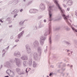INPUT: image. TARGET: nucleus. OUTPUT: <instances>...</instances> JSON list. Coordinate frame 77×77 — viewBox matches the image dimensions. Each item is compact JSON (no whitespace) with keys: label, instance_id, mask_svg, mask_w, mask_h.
I'll list each match as a JSON object with an SVG mask.
<instances>
[{"label":"nucleus","instance_id":"1","mask_svg":"<svg viewBox=\"0 0 77 77\" xmlns=\"http://www.w3.org/2000/svg\"><path fill=\"white\" fill-rule=\"evenodd\" d=\"M53 1L54 2V3H55V4L56 5V6H57L58 9H59L60 11V12L61 13V15L62 17H63V19L66 21V22L67 23V24H68V25H69V26H70V27L72 28L73 31L77 32V29H75L74 27L72 26H71V23H69V21H70V22H72V21H71V20L68 19V18L69 17V16L68 15L67 16H66V15L64 14L65 11V10L62 9V8L60 7V5H59V4L58 3L57 0H53Z\"/></svg>","mask_w":77,"mask_h":77},{"label":"nucleus","instance_id":"2","mask_svg":"<svg viewBox=\"0 0 77 77\" xmlns=\"http://www.w3.org/2000/svg\"><path fill=\"white\" fill-rule=\"evenodd\" d=\"M26 52L28 54H30V53L29 56L30 57H32L33 56V52H31L32 51L31 50V48H30V46L28 44H27L26 45Z\"/></svg>","mask_w":77,"mask_h":77},{"label":"nucleus","instance_id":"3","mask_svg":"<svg viewBox=\"0 0 77 77\" xmlns=\"http://www.w3.org/2000/svg\"><path fill=\"white\" fill-rule=\"evenodd\" d=\"M48 25L49 26V29L48 31H46V32L45 33L44 35L46 36H47L48 35H49L52 33V32H51V22H50L49 23H48Z\"/></svg>","mask_w":77,"mask_h":77},{"label":"nucleus","instance_id":"4","mask_svg":"<svg viewBox=\"0 0 77 77\" xmlns=\"http://www.w3.org/2000/svg\"><path fill=\"white\" fill-rule=\"evenodd\" d=\"M13 63H12V60H9V61H7L4 65V66L6 67V68H10L11 66H12Z\"/></svg>","mask_w":77,"mask_h":77},{"label":"nucleus","instance_id":"5","mask_svg":"<svg viewBox=\"0 0 77 77\" xmlns=\"http://www.w3.org/2000/svg\"><path fill=\"white\" fill-rule=\"evenodd\" d=\"M49 12V20H48V21H52V14L51 13V11L52 10V6H49L48 8Z\"/></svg>","mask_w":77,"mask_h":77},{"label":"nucleus","instance_id":"6","mask_svg":"<svg viewBox=\"0 0 77 77\" xmlns=\"http://www.w3.org/2000/svg\"><path fill=\"white\" fill-rule=\"evenodd\" d=\"M33 45L35 48H37L39 46V43L38 41L35 40L33 42Z\"/></svg>","mask_w":77,"mask_h":77},{"label":"nucleus","instance_id":"7","mask_svg":"<svg viewBox=\"0 0 77 77\" xmlns=\"http://www.w3.org/2000/svg\"><path fill=\"white\" fill-rule=\"evenodd\" d=\"M33 58L35 60H39L38 54L37 53H34L33 54Z\"/></svg>","mask_w":77,"mask_h":77},{"label":"nucleus","instance_id":"8","mask_svg":"<svg viewBox=\"0 0 77 77\" xmlns=\"http://www.w3.org/2000/svg\"><path fill=\"white\" fill-rule=\"evenodd\" d=\"M14 56L17 57H21V53L19 51H16L14 54Z\"/></svg>","mask_w":77,"mask_h":77},{"label":"nucleus","instance_id":"9","mask_svg":"<svg viewBox=\"0 0 77 77\" xmlns=\"http://www.w3.org/2000/svg\"><path fill=\"white\" fill-rule=\"evenodd\" d=\"M15 61L16 62V64L18 66H19L20 65V59L18 58H15Z\"/></svg>","mask_w":77,"mask_h":77},{"label":"nucleus","instance_id":"10","mask_svg":"<svg viewBox=\"0 0 77 77\" xmlns=\"http://www.w3.org/2000/svg\"><path fill=\"white\" fill-rule=\"evenodd\" d=\"M8 71H10V72H11V74L10 75V77H14V76L15 75V74H14V72L12 71H11V70L9 69H8L7 70V71H6V72L7 74H9Z\"/></svg>","mask_w":77,"mask_h":77},{"label":"nucleus","instance_id":"11","mask_svg":"<svg viewBox=\"0 0 77 77\" xmlns=\"http://www.w3.org/2000/svg\"><path fill=\"white\" fill-rule=\"evenodd\" d=\"M39 64L36 62L34 61L32 64V66L34 68H36L38 66Z\"/></svg>","mask_w":77,"mask_h":77},{"label":"nucleus","instance_id":"12","mask_svg":"<svg viewBox=\"0 0 77 77\" xmlns=\"http://www.w3.org/2000/svg\"><path fill=\"white\" fill-rule=\"evenodd\" d=\"M39 8L40 9L43 11L44 9H45V5L43 4H41L40 5Z\"/></svg>","mask_w":77,"mask_h":77},{"label":"nucleus","instance_id":"13","mask_svg":"<svg viewBox=\"0 0 77 77\" xmlns=\"http://www.w3.org/2000/svg\"><path fill=\"white\" fill-rule=\"evenodd\" d=\"M24 31H23L22 32H20V33H19L18 35V39H20V38H21V37L23 36V34H24Z\"/></svg>","mask_w":77,"mask_h":77},{"label":"nucleus","instance_id":"14","mask_svg":"<svg viewBox=\"0 0 77 77\" xmlns=\"http://www.w3.org/2000/svg\"><path fill=\"white\" fill-rule=\"evenodd\" d=\"M20 59H21L23 60H28V57L27 56L24 55L20 57Z\"/></svg>","mask_w":77,"mask_h":77},{"label":"nucleus","instance_id":"15","mask_svg":"<svg viewBox=\"0 0 77 77\" xmlns=\"http://www.w3.org/2000/svg\"><path fill=\"white\" fill-rule=\"evenodd\" d=\"M28 65L30 66H32V58L31 57L29 58Z\"/></svg>","mask_w":77,"mask_h":77},{"label":"nucleus","instance_id":"16","mask_svg":"<svg viewBox=\"0 0 77 77\" xmlns=\"http://www.w3.org/2000/svg\"><path fill=\"white\" fill-rule=\"evenodd\" d=\"M22 64L24 67H26L28 65V63L26 61H24L22 62Z\"/></svg>","mask_w":77,"mask_h":77},{"label":"nucleus","instance_id":"17","mask_svg":"<svg viewBox=\"0 0 77 77\" xmlns=\"http://www.w3.org/2000/svg\"><path fill=\"white\" fill-rule=\"evenodd\" d=\"M72 1L71 0H69L66 3V5L67 6H71L72 5Z\"/></svg>","mask_w":77,"mask_h":77},{"label":"nucleus","instance_id":"18","mask_svg":"<svg viewBox=\"0 0 77 77\" xmlns=\"http://www.w3.org/2000/svg\"><path fill=\"white\" fill-rule=\"evenodd\" d=\"M37 51L38 53L39 54H41V52L42 51V48H41L40 47H38L37 48Z\"/></svg>","mask_w":77,"mask_h":77},{"label":"nucleus","instance_id":"19","mask_svg":"<svg viewBox=\"0 0 77 77\" xmlns=\"http://www.w3.org/2000/svg\"><path fill=\"white\" fill-rule=\"evenodd\" d=\"M45 39H46V37L43 36H41L40 38V40H41L42 41H45Z\"/></svg>","mask_w":77,"mask_h":77},{"label":"nucleus","instance_id":"20","mask_svg":"<svg viewBox=\"0 0 77 77\" xmlns=\"http://www.w3.org/2000/svg\"><path fill=\"white\" fill-rule=\"evenodd\" d=\"M18 13V11H17V9H15L13 11L11 12V14H17Z\"/></svg>","mask_w":77,"mask_h":77},{"label":"nucleus","instance_id":"21","mask_svg":"<svg viewBox=\"0 0 77 77\" xmlns=\"http://www.w3.org/2000/svg\"><path fill=\"white\" fill-rule=\"evenodd\" d=\"M31 70V69L30 68H26V73H27V75L28 74V72L29 71H30Z\"/></svg>","mask_w":77,"mask_h":77},{"label":"nucleus","instance_id":"22","mask_svg":"<svg viewBox=\"0 0 77 77\" xmlns=\"http://www.w3.org/2000/svg\"><path fill=\"white\" fill-rule=\"evenodd\" d=\"M40 45L42 46L44 45V41L40 40Z\"/></svg>","mask_w":77,"mask_h":77},{"label":"nucleus","instance_id":"23","mask_svg":"<svg viewBox=\"0 0 77 77\" xmlns=\"http://www.w3.org/2000/svg\"><path fill=\"white\" fill-rule=\"evenodd\" d=\"M15 70L16 72H17L19 74V72H20V71H21V69L18 68H17Z\"/></svg>","mask_w":77,"mask_h":77},{"label":"nucleus","instance_id":"24","mask_svg":"<svg viewBox=\"0 0 77 77\" xmlns=\"http://www.w3.org/2000/svg\"><path fill=\"white\" fill-rule=\"evenodd\" d=\"M41 21H40V23L38 24L39 27H40V28H41V27H43L44 26H43V25L42 24H41Z\"/></svg>","mask_w":77,"mask_h":77},{"label":"nucleus","instance_id":"25","mask_svg":"<svg viewBox=\"0 0 77 77\" xmlns=\"http://www.w3.org/2000/svg\"><path fill=\"white\" fill-rule=\"evenodd\" d=\"M24 25V21H21L19 23V25L20 26H23V25Z\"/></svg>","mask_w":77,"mask_h":77},{"label":"nucleus","instance_id":"26","mask_svg":"<svg viewBox=\"0 0 77 77\" xmlns=\"http://www.w3.org/2000/svg\"><path fill=\"white\" fill-rule=\"evenodd\" d=\"M49 44H51V43L52 42V40H51V37H50V36H49Z\"/></svg>","mask_w":77,"mask_h":77},{"label":"nucleus","instance_id":"27","mask_svg":"<svg viewBox=\"0 0 77 77\" xmlns=\"http://www.w3.org/2000/svg\"><path fill=\"white\" fill-rule=\"evenodd\" d=\"M29 12L31 14H32V13H35V12L34 11V9H30V10H29Z\"/></svg>","mask_w":77,"mask_h":77},{"label":"nucleus","instance_id":"28","mask_svg":"<svg viewBox=\"0 0 77 77\" xmlns=\"http://www.w3.org/2000/svg\"><path fill=\"white\" fill-rule=\"evenodd\" d=\"M62 19V16H60L57 19V20H60Z\"/></svg>","mask_w":77,"mask_h":77},{"label":"nucleus","instance_id":"29","mask_svg":"<svg viewBox=\"0 0 77 77\" xmlns=\"http://www.w3.org/2000/svg\"><path fill=\"white\" fill-rule=\"evenodd\" d=\"M47 46H46V48L45 49L44 51V52L45 54L47 53Z\"/></svg>","mask_w":77,"mask_h":77},{"label":"nucleus","instance_id":"30","mask_svg":"<svg viewBox=\"0 0 77 77\" xmlns=\"http://www.w3.org/2000/svg\"><path fill=\"white\" fill-rule=\"evenodd\" d=\"M11 20V18L10 17H8L6 19V20L8 21H10Z\"/></svg>","mask_w":77,"mask_h":77},{"label":"nucleus","instance_id":"31","mask_svg":"<svg viewBox=\"0 0 77 77\" xmlns=\"http://www.w3.org/2000/svg\"><path fill=\"white\" fill-rule=\"evenodd\" d=\"M34 30H37L38 29V26H34L33 27Z\"/></svg>","mask_w":77,"mask_h":77},{"label":"nucleus","instance_id":"32","mask_svg":"<svg viewBox=\"0 0 77 77\" xmlns=\"http://www.w3.org/2000/svg\"><path fill=\"white\" fill-rule=\"evenodd\" d=\"M25 74V72H21L20 73H19L18 74L19 75H23V74Z\"/></svg>","mask_w":77,"mask_h":77},{"label":"nucleus","instance_id":"33","mask_svg":"<svg viewBox=\"0 0 77 77\" xmlns=\"http://www.w3.org/2000/svg\"><path fill=\"white\" fill-rule=\"evenodd\" d=\"M64 42L65 43H66V44H67V45H70V43L67 42V41H64Z\"/></svg>","mask_w":77,"mask_h":77},{"label":"nucleus","instance_id":"34","mask_svg":"<svg viewBox=\"0 0 77 77\" xmlns=\"http://www.w3.org/2000/svg\"><path fill=\"white\" fill-rule=\"evenodd\" d=\"M34 9L33 11L35 12V13H36V12H37L38 11V10L35 9Z\"/></svg>","mask_w":77,"mask_h":77},{"label":"nucleus","instance_id":"35","mask_svg":"<svg viewBox=\"0 0 77 77\" xmlns=\"http://www.w3.org/2000/svg\"><path fill=\"white\" fill-rule=\"evenodd\" d=\"M63 7H64V8H66V5H65V4H63Z\"/></svg>","mask_w":77,"mask_h":77},{"label":"nucleus","instance_id":"36","mask_svg":"<svg viewBox=\"0 0 77 77\" xmlns=\"http://www.w3.org/2000/svg\"><path fill=\"white\" fill-rule=\"evenodd\" d=\"M73 42L74 43H77V40H73Z\"/></svg>","mask_w":77,"mask_h":77},{"label":"nucleus","instance_id":"37","mask_svg":"<svg viewBox=\"0 0 77 77\" xmlns=\"http://www.w3.org/2000/svg\"><path fill=\"white\" fill-rule=\"evenodd\" d=\"M17 45H14L13 47L11 48V49H14V48H15L16 47H17Z\"/></svg>","mask_w":77,"mask_h":77},{"label":"nucleus","instance_id":"38","mask_svg":"<svg viewBox=\"0 0 77 77\" xmlns=\"http://www.w3.org/2000/svg\"><path fill=\"white\" fill-rule=\"evenodd\" d=\"M42 16H40L38 17V20H39V19H41V18H42Z\"/></svg>","mask_w":77,"mask_h":77},{"label":"nucleus","instance_id":"39","mask_svg":"<svg viewBox=\"0 0 77 77\" xmlns=\"http://www.w3.org/2000/svg\"><path fill=\"white\" fill-rule=\"evenodd\" d=\"M66 30L67 31H69V30H71V29L69 28H67L66 29Z\"/></svg>","mask_w":77,"mask_h":77},{"label":"nucleus","instance_id":"40","mask_svg":"<svg viewBox=\"0 0 77 77\" xmlns=\"http://www.w3.org/2000/svg\"><path fill=\"white\" fill-rule=\"evenodd\" d=\"M16 15H14V18H16V17H17V16L18 15V14H16Z\"/></svg>","mask_w":77,"mask_h":77},{"label":"nucleus","instance_id":"41","mask_svg":"<svg viewBox=\"0 0 77 77\" xmlns=\"http://www.w3.org/2000/svg\"><path fill=\"white\" fill-rule=\"evenodd\" d=\"M9 46H8V47L5 48V50H8L9 49Z\"/></svg>","mask_w":77,"mask_h":77},{"label":"nucleus","instance_id":"42","mask_svg":"<svg viewBox=\"0 0 77 77\" xmlns=\"http://www.w3.org/2000/svg\"><path fill=\"white\" fill-rule=\"evenodd\" d=\"M24 28H25V27H22L19 30L20 31H21V29H24Z\"/></svg>","mask_w":77,"mask_h":77},{"label":"nucleus","instance_id":"43","mask_svg":"<svg viewBox=\"0 0 77 77\" xmlns=\"http://www.w3.org/2000/svg\"><path fill=\"white\" fill-rule=\"evenodd\" d=\"M31 3H32V1H31V2H29L28 3V5H30Z\"/></svg>","mask_w":77,"mask_h":77},{"label":"nucleus","instance_id":"44","mask_svg":"<svg viewBox=\"0 0 77 77\" xmlns=\"http://www.w3.org/2000/svg\"><path fill=\"white\" fill-rule=\"evenodd\" d=\"M69 0H64L63 2L65 3V2H68Z\"/></svg>","mask_w":77,"mask_h":77},{"label":"nucleus","instance_id":"45","mask_svg":"<svg viewBox=\"0 0 77 77\" xmlns=\"http://www.w3.org/2000/svg\"><path fill=\"white\" fill-rule=\"evenodd\" d=\"M19 41V39H17L16 40H15V42H18Z\"/></svg>","mask_w":77,"mask_h":77},{"label":"nucleus","instance_id":"46","mask_svg":"<svg viewBox=\"0 0 77 77\" xmlns=\"http://www.w3.org/2000/svg\"><path fill=\"white\" fill-rule=\"evenodd\" d=\"M14 38V36H11L10 37V38L11 39H12Z\"/></svg>","mask_w":77,"mask_h":77},{"label":"nucleus","instance_id":"47","mask_svg":"<svg viewBox=\"0 0 77 77\" xmlns=\"http://www.w3.org/2000/svg\"><path fill=\"white\" fill-rule=\"evenodd\" d=\"M5 52L3 54H2V57H4L5 56Z\"/></svg>","mask_w":77,"mask_h":77},{"label":"nucleus","instance_id":"48","mask_svg":"<svg viewBox=\"0 0 77 77\" xmlns=\"http://www.w3.org/2000/svg\"><path fill=\"white\" fill-rule=\"evenodd\" d=\"M23 11V9L22 8L21 10H20V12H21Z\"/></svg>","mask_w":77,"mask_h":77},{"label":"nucleus","instance_id":"49","mask_svg":"<svg viewBox=\"0 0 77 77\" xmlns=\"http://www.w3.org/2000/svg\"><path fill=\"white\" fill-rule=\"evenodd\" d=\"M65 69H66L65 68H64V69H63V68H62V70L63 71H65Z\"/></svg>","mask_w":77,"mask_h":77},{"label":"nucleus","instance_id":"50","mask_svg":"<svg viewBox=\"0 0 77 77\" xmlns=\"http://www.w3.org/2000/svg\"><path fill=\"white\" fill-rule=\"evenodd\" d=\"M43 21L44 23H46V22H47V20H44Z\"/></svg>","mask_w":77,"mask_h":77},{"label":"nucleus","instance_id":"51","mask_svg":"<svg viewBox=\"0 0 77 77\" xmlns=\"http://www.w3.org/2000/svg\"><path fill=\"white\" fill-rule=\"evenodd\" d=\"M67 11H69L70 10V8H68L67 9Z\"/></svg>","mask_w":77,"mask_h":77},{"label":"nucleus","instance_id":"52","mask_svg":"<svg viewBox=\"0 0 77 77\" xmlns=\"http://www.w3.org/2000/svg\"><path fill=\"white\" fill-rule=\"evenodd\" d=\"M0 22H1V23H3V21H2V19L0 20Z\"/></svg>","mask_w":77,"mask_h":77},{"label":"nucleus","instance_id":"53","mask_svg":"<svg viewBox=\"0 0 77 77\" xmlns=\"http://www.w3.org/2000/svg\"><path fill=\"white\" fill-rule=\"evenodd\" d=\"M70 66V67L71 68H72V66H73V65H71V66L69 65Z\"/></svg>","mask_w":77,"mask_h":77},{"label":"nucleus","instance_id":"54","mask_svg":"<svg viewBox=\"0 0 77 77\" xmlns=\"http://www.w3.org/2000/svg\"><path fill=\"white\" fill-rule=\"evenodd\" d=\"M30 36V34H28L26 35V37H29Z\"/></svg>","mask_w":77,"mask_h":77},{"label":"nucleus","instance_id":"55","mask_svg":"<svg viewBox=\"0 0 77 77\" xmlns=\"http://www.w3.org/2000/svg\"><path fill=\"white\" fill-rule=\"evenodd\" d=\"M62 74L63 75V76H64V75H65V74L63 73H62Z\"/></svg>","mask_w":77,"mask_h":77},{"label":"nucleus","instance_id":"56","mask_svg":"<svg viewBox=\"0 0 77 77\" xmlns=\"http://www.w3.org/2000/svg\"><path fill=\"white\" fill-rule=\"evenodd\" d=\"M49 75V76H51V75H52V74L51 73H50Z\"/></svg>","mask_w":77,"mask_h":77},{"label":"nucleus","instance_id":"57","mask_svg":"<svg viewBox=\"0 0 77 77\" xmlns=\"http://www.w3.org/2000/svg\"><path fill=\"white\" fill-rule=\"evenodd\" d=\"M3 67V65H1V68H2Z\"/></svg>","mask_w":77,"mask_h":77},{"label":"nucleus","instance_id":"58","mask_svg":"<svg viewBox=\"0 0 77 77\" xmlns=\"http://www.w3.org/2000/svg\"><path fill=\"white\" fill-rule=\"evenodd\" d=\"M51 68H54V66H51Z\"/></svg>","mask_w":77,"mask_h":77},{"label":"nucleus","instance_id":"59","mask_svg":"<svg viewBox=\"0 0 77 77\" xmlns=\"http://www.w3.org/2000/svg\"><path fill=\"white\" fill-rule=\"evenodd\" d=\"M67 52H70V51L69 50H67Z\"/></svg>","mask_w":77,"mask_h":77},{"label":"nucleus","instance_id":"60","mask_svg":"<svg viewBox=\"0 0 77 77\" xmlns=\"http://www.w3.org/2000/svg\"><path fill=\"white\" fill-rule=\"evenodd\" d=\"M63 66H66V64H64Z\"/></svg>","mask_w":77,"mask_h":77},{"label":"nucleus","instance_id":"61","mask_svg":"<svg viewBox=\"0 0 77 77\" xmlns=\"http://www.w3.org/2000/svg\"><path fill=\"white\" fill-rule=\"evenodd\" d=\"M2 41V39H0V42H1Z\"/></svg>","mask_w":77,"mask_h":77},{"label":"nucleus","instance_id":"62","mask_svg":"<svg viewBox=\"0 0 77 77\" xmlns=\"http://www.w3.org/2000/svg\"><path fill=\"white\" fill-rule=\"evenodd\" d=\"M12 27V25L10 26H9V27Z\"/></svg>","mask_w":77,"mask_h":77},{"label":"nucleus","instance_id":"63","mask_svg":"<svg viewBox=\"0 0 77 77\" xmlns=\"http://www.w3.org/2000/svg\"><path fill=\"white\" fill-rule=\"evenodd\" d=\"M5 77H9V76L7 75V76H5Z\"/></svg>","mask_w":77,"mask_h":77},{"label":"nucleus","instance_id":"64","mask_svg":"<svg viewBox=\"0 0 77 77\" xmlns=\"http://www.w3.org/2000/svg\"><path fill=\"white\" fill-rule=\"evenodd\" d=\"M69 65H69V64H67V66H69Z\"/></svg>","mask_w":77,"mask_h":77}]
</instances>
